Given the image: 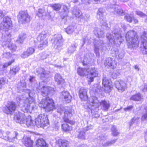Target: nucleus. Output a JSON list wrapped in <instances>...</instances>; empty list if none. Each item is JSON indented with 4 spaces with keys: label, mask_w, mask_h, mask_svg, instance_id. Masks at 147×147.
<instances>
[{
    "label": "nucleus",
    "mask_w": 147,
    "mask_h": 147,
    "mask_svg": "<svg viewBox=\"0 0 147 147\" xmlns=\"http://www.w3.org/2000/svg\"><path fill=\"white\" fill-rule=\"evenodd\" d=\"M38 89L40 90L41 94L45 97L39 102V106L45 109L46 111L47 112L52 110L55 107L54 102L52 99L47 96L49 94H53L54 92L53 89L47 86H43L41 88L39 86Z\"/></svg>",
    "instance_id": "1"
},
{
    "label": "nucleus",
    "mask_w": 147,
    "mask_h": 147,
    "mask_svg": "<svg viewBox=\"0 0 147 147\" xmlns=\"http://www.w3.org/2000/svg\"><path fill=\"white\" fill-rule=\"evenodd\" d=\"M113 29V34H107V37L111 43L118 46L121 44L123 40L122 36L121 35V31L117 25L114 26Z\"/></svg>",
    "instance_id": "2"
},
{
    "label": "nucleus",
    "mask_w": 147,
    "mask_h": 147,
    "mask_svg": "<svg viewBox=\"0 0 147 147\" xmlns=\"http://www.w3.org/2000/svg\"><path fill=\"white\" fill-rule=\"evenodd\" d=\"M29 97H27L26 99L22 100L23 104L21 110L23 112H27L30 110H32L34 109V99L33 97L35 93L33 90H27L26 92Z\"/></svg>",
    "instance_id": "3"
},
{
    "label": "nucleus",
    "mask_w": 147,
    "mask_h": 147,
    "mask_svg": "<svg viewBox=\"0 0 147 147\" xmlns=\"http://www.w3.org/2000/svg\"><path fill=\"white\" fill-rule=\"evenodd\" d=\"M128 47L131 49H136L138 47L139 41L136 33L134 31L130 30L125 35Z\"/></svg>",
    "instance_id": "4"
},
{
    "label": "nucleus",
    "mask_w": 147,
    "mask_h": 147,
    "mask_svg": "<svg viewBox=\"0 0 147 147\" xmlns=\"http://www.w3.org/2000/svg\"><path fill=\"white\" fill-rule=\"evenodd\" d=\"M89 102L91 104L95 107L98 108L100 105L102 109L104 111H107L110 107V105L108 102L105 100L99 102L97 99V98L94 96H91L89 99Z\"/></svg>",
    "instance_id": "5"
},
{
    "label": "nucleus",
    "mask_w": 147,
    "mask_h": 147,
    "mask_svg": "<svg viewBox=\"0 0 147 147\" xmlns=\"http://www.w3.org/2000/svg\"><path fill=\"white\" fill-rule=\"evenodd\" d=\"M49 36V34L45 31H43L40 33L37 37L38 41L40 42V43L38 46V47L42 49L45 46L47 45L48 41L47 37Z\"/></svg>",
    "instance_id": "6"
},
{
    "label": "nucleus",
    "mask_w": 147,
    "mask_h": 147,
    "mask_svg": "<svg viewBox=\"0 0 147 147\" xmlns=\"http://www.w3.org/2000/svg\"><path fill=\"white\" fill-rule=\"evenodd\" d=\"M35 123V125L38 128L44 127L49 124L47 118L45 117V116L42 114L39 115L36 118Z\"/></svg>",
    "instance_id": "7"
},
{
    "label": "nucleus",
    "mask_w": 147,
    "mask_h": 147,
    "mask_svg": "<svg viewBox=\"0 0 147 147\" xmlns=\"http://www.w3.org/2000/svg\"><path fill=\"white\" fill-rule=\"evenodd\" d=\"M141 51L144 55L147 54V31H144L141 36Z\"/></svg>",
    "instance_id": "8"
},
{
    "label": "nucleus",
    "mask_w": 147,
    "mask_h": 147,
    "mask_svg": "<svg viewBox=\"0 0 147 147\" xmlns=\"http://www.w3.org/2000/svg\"><path fill=\"white\" fill-rule=\"evenodd\" d=\"M88 84H90L94 80V78L97 77L98 74V71L94 67H90L87 69Z\"/></svg>",
    "instance_id": "9"
},
{
    "label": "nucleus",
    "mask_w": 147,
    "mask_h": 147,
    "mask_svg": "<svg viewBox=\"0 0 147 147\" xmlns=\"http://www.w3.org/2000/svg\"><path fill=\"white\" fill-rule=\"evenodd\" d=\"M102 84L103 89L105 92L109 93L111 92L113 87L112 83L111 80L104 76L102 79Z\"/></svg>",
    "instance_id": "10"
},
{
    "label": "nucleus",
    "mask_w": 147,
    "mask_h": 147,
    "mask_svg": "<svg viewBox=\"0 0 147 147\" xmlns=\"http://www.w3.org/2000/svg\"><path fill=\"white\" fill-rule=\"evenodd\" d=\"M105 10L102 8H100L98 10L97 13V17L100 20V24L102 26L105 27L106 28H109L110 27L107 23L105 19L103 17V14Z\"/></svg>",
    "instance_id": "11"
},
{
    "label": "nucleus",
    "mask_w": 147,
    "mask_h": 147,
    "mask_svg": "<svg viewBox=\"0 0 147 147\" xmlns=\"http://www.w3.org/2000/svg\"><path fill=\"white\" fill-rule=\"evenodd\" d=\"M18 22L21 23L28 22L30 21V16L27 12L20 11L18 16Z\"/></svg>",
    "instance_id": "12"
},
{
    "label": "nucleus",
    "mask_w": 147,
    "mask_h": 147,
    "mask_svg": "<svg viewBox=\"0 0 147 147\" xmlns=\"http://www.w3.org/2000/svg\"><path fill=\"white\" fill-rule=\"evenodd\" d=\"M11 25L10 18L7 16L4 17L3 22L1 23L0 27L1 30L6 31L10 28Z\"/></svg>",
    "instance_id": "13"
},
{
    "label": "nucleus",
    "mask_w": 147,
    "mask_h": 147,
    "mask_svg": "<svg viewBox=\"0 0 147 147\" xmlns=\"http://www.w3.org/2000/svg\"><path fill=\"white\" fill-rule=\"evenodd\" d=\"M16 109V103L13 102H9L5 108L4 112L7 114H12Z\"/></svg>",
    "instance_id": "14"
},
{
    "label": "nucleus",
    "mask_w": 147,
    "mask_h": 147,
    "mask_svg": "<svg viewBox=\"0 0 147 147\" xmlns=\"http://www.w3.org/2000/svg\"><path fill=\"white\" fill-rule=\"evenodd\" d=\"M74 110L70 108L66 107L64 112V116L63 118L64 121L69 122L71 124H73L74 122L69 120V118L72 116Z\"/></svg>",
    "instance_id": "15"
},
{
    "label": "nucleus",
    "mask_w": 147,
    "mask_h": 147,
    "mask_svg": "<svg viewBox=\"0 0 147 147\" xmlns=\"http://www.w3.org/2000/svg\"><path fill=\"white\" fill-rule=\"evenodd\" d=\"M94 50L95 53L97 57L99 56V49L103 48L104 44L102 40L99 39L98 40H95L94 42Z\"/></svg>",
    "instance_id": "16"
},
{
    "label": "nucleus",
    "mask_w": 147,
    "mask_h": 147,
    "mask_svg": "<svg viewBox=\"0 0 147 147\" xmlns=\"http://www.w3.org/2000/svg\"><path fill=\"white\" fill-rule=\"evenodd\" d=\"M36 73L38 75L42 80L45 78H48L49 77V75L47 73L44 69L42 68H39L36 69Z\"/></svg>",
    "instance_id": "17"
},
{
    "label": "nucleus",
    "mask_w": 147,
    "mask_h": 147,
    "mask_svg": "<svg viewBox=\"0 0 147 147\" xmlns=\"http://www.w3.org/2000/svg\"><path fill=\"white\" fill-rule=\"evenodd\" d=\"M115 86L118 90L121 92L124 91L126 87V84L121 80H116L115 83Z\"/></svg>",
    "instance_id": "18"
},
{
    "label": "nucleus",
    "mask_w": 147,
    "mask_h": 147,
    "mask_svg": "<svg viewBox=\"0 0 147 147\" xmlns=\"http://www.w3.org/2000/svg\"><path fill=\"white\" fill-rule=\"evenodd\" d=\"M14 118L17 122L21 124L25 123L26 117L24 113L19 112L18 114L14 117Z\"/></svg>",
    "instance_id": "19"
},
{
    "label": "nucleus",
    "mask_w": 147,
    "mask_h": 147,
    "mask_svg": "<svg viewBox=\"0 0 147 147\" xmlns=\"http://www.w3.org/2000/svg\"><path fill=\"white\" fill-rule=\"evenodd\" d=\"M87 90L83 88H81L79 91L80 97L82 100H86L88 99L87 95Z\"/></svg>",
    "instance_id": "20"
},
{
    "label": "nucleus",
    "mask_w": 147,
    "mask_h": 147,
    "mask_svg": "<svg viewBox=\"0 0 147 147\" xmlns=\"http://www.w3.org/2000/svg\"><path fill=\"white\" fill-rule=\"evenodd\" d=\"M104 64L106 66L110 67L113 69L115 68L116 67V64L114 60L111 58H107Z\"/></svg>",
    "instance_id": "21"
},
{
    "label": "nucleus",
    "mask_w": 147,
    "mask_h": 147,
    "mask_svg": "<svg viewBox=\"0 0 147 147\" xmlns=\"http://www.w3.org/2000/svg\"><path fill=\"white\" fill-rule=\"evenodd\" d=\"M35 51L34 48L30 47L27 49L26 51L24 52L21 55V57L23 58H27L29 56L32 55Z\"/></svg>",
    "instance_id": "22"
},
{
    "label": "nucleus",
    "mask_w": 147,
    "mask_h": 147,
    "mask_svg": "<svg viewBox=\"0 0 147 147\" xmlns=\"http://www.w3.org/2000/svg\"><path fill=\"white\" fill-rule=\"evenodd\" d=\"M22 140L26 146L27 147H33V142L30 137H24Z\"/></svg>",
    "instance_id": "23"
},
{
    "label": "nucleus",
    "mask_w": 147,
    "mask_h": 147,
    "mask_svg": "<svg viewBox=\"0 0 147 147\" xmlns=\"http://www.w3.org/2000/svg\"><path fill=\"white\" fill-rule=\"evenodd\" d=\"M87 102L90 105L89 106H88V107L89 109H90L93 116L96 118L98 117L99 116L97 112L98 110V108L95 107V106H92L90 102L89 103V100L87 101Z\"/></svg>",
    "instance_id": "24"
},
{
    "label": "nucleus",
    "mask_w": 147,
    "mask_h": 147,
    "mask_svg": "<svg viewBox=\"0 0 147 147\" xmlns=\"http://www.w3.org/2000/svg\"><path fill=\"white\" fill-rule=\"evenodd\" d=\"M93 126L92 125L88 126L87 127L84 129H82L79 132L78 137L79 138L84 139L86 138L85 132L86 130H89L93 128Z\"/></svg>",
    "instance_id": "25"
},
{
    "label": "nucleus",
    "mask_w": 147,
    "mask_h": 147,
    "mask_svg": "<svg viewBox=\"0 0 147 147\" xmlns=\"http://www.w3.org/2000/svg\"><path fill=\"white\" fill-rule=\"evenodd\" d=\"M63 40H62V36L61 34H58L55 37L54 43L57 46V48L59 49V47L63 45Z\"/></svg>",
    "instance_id": "26"
},
{
    "label": "nucleus",
    "mask_w": 147,
    "mask_h": 147,
    "mask_svg": "<svg viewBox=\"0 0 147 147\" xmlns=\"http://www.w3.org/2000/svg\"><path fill=\"white\" fill-rule=\"evenodd\" d=\"M35 147H48L45 141L42 138H39L36 141Z\"/></svg>",
    "instance_id": "27"
},
{
    "label": "nucleus",
    "mask_w": 147,
    "mask_h": 147,
    "mask_svg": "<svg viewBox=\"0 0 147 147\" xmlns=\"http://www.w3.org/2000/svg\"><path fill=\"white\" fill-rule=\"evenodd\" d=\"M61 96L62 98H64L65 100L69 102L71 99V96L67 91H63L62 92Z\"/></svg>",
    "instance_id": "28"
},
{
    "label": "nucleus",
    "mask_w": 147,
    "mask_h": 147,
    "mask_svg": "<svg viewBox=\"0 0 147 147\" xmlns=\"http://www.w3.org/2000/svg\"><path fill=\"white\" fill-rule=\"evenodd\" d=\"M94 32L95 35L98 38L103 37H104V32L103 30L100 28H96L94 29Z\"/></svg>",
    "instance_id": "29"
},
{
    "label": "nucleus",
    "mask_w": 147,
    "mask_h": 147,
    "mask_svg": "<svg viewBox=\"0 0 147 147\" xmlns=\"http://www.w3.org/2000/svg\"><path fill=\"white\" fill-rule=\"evenodd\" d=\"M141 94L140 93H138L136 94L132 95L130 98V100L134 101H140L142 98Z\"/></svg>",
    "instance_id": "30"
},
{
    "label": "nucleus",
    "mask_w": 147,
    "mask_h": 147,
    "mask_svg": "<svg viewBox=\"0 0 147 147\" xmlns=\"http://www.w3.org/2000/svg\"><path fill=\"white\" fill-rule=\"evenodd\" d=\"M77 73L81 76H84L88 75L87 69L79 67L77 69Z\"/></svg>",
    "instance_id": "31"
},
{
    "label": "nucleus",
    "mask_w": 147,
    "mask_h": 147,
    "mask_svg": "<svg viewBox=\"0 0 147 147\" xmlns=\"http://www.w3.org/2000/svg\"><path fill=\"white\" fill-rule=\"evenodd\" d=\"M20 70V68L18 66H15L11 68L9 75L13 77Z\"/></svg>",
    "instance_id": "32"
},
{
    "label": "nucleus",
    "mask_w": 147,
    "mask_h": 147,
    "mask_svg": "<svg viewBox=\"0 0 147 147\" xmlns=\"http://www.w3.org/2000/svg\"><path fill=\"white\" fill-rule=\"evenodd\" d=\"M55 79L58 84H62L64 82V80L62 78L61 76L59 74L57 73L55 74Z\"/></svg>",
    "instance_id": "33"
},
{
    "label": "nucleus",
    "mask_w": 147,
    "mask_h": 147,
    "mask_svg": "<svg viewBox=\"0 0 147 147\" xmlns=\"http://www.w3.org/2000/svg\"><path fill=\"white\" fill-rule=\"evenodd\" d=\"M25 120V123H26L27 127H29L34 125V123L30 116H29L26 118V117Z\"/></svg>",
    "instance_id": "34"
},
{
    "label": "nucleus",
    "mask_w": 147,
    "mask_h": 147,
    "mask_svg": "<svg viewBox=\"0 0 147 147\" xmlns=\"http://www.w3.org/2000/svg\"><path fill=\"white\" fill-rule=\"evenodd\" d=\"M76 47L75 43L72 44L71 46L68 48L67 53L69 55H71L76 50Z\"/></svg>",
    "instance_id": "35"
},
{
    "label": "nucleus",
    "mask_w": 147,
    "mask_h": 147,
    "mask_svg": "<svg viewBox=\"0 0 147 147\" xmlns=\"http://www.w3.org/2000/svg\"><path fill=\"white\" fill-rule=\"evenodd\" d=\"M4 45H5L8 48L11 50L12 51H15L17 48L15 44L11 42L7 43H4Z\"/></svg>",
    "instance_id": "36"
},
{
    "label": "nucleus",
    "mask_w": 147,
    "mask_h": 147,
    "mask_svg": "<svg viewBox=\"0 0 147 147\" xmlns=\"http://www.w3.org/2000/svg\"><path fill=\"white\" fill-rule=\"evenodd\" d=\"M68 123L71 124L69 122L64 121V123L61 124L62 129L65 131L70 130L72 129V127L67 123Z\"/></svg>",
    "instance_id": "37"
},
{
    "label": "nucleus",
    "mask_w": 147,
    "mask_h": 147,
    "mask_svg": "<svg viewBox=\"0 0 147 147\" xmlns=\"http://www.w3.org/2000/svg\"><path fill=\"white\" fill-rule=\"evenodd\" d=\"M114 8L115 13H116L118 14L121 16L124 14V12H123V10L120 8L119 7L115 5L114 6Z\"/></svg>",
    "instance_id": "38"
},
{
    "label": "nucleus",
    "mask_w": 147,
    "mask_h": 147,
    "mask_svg": "<svg viewBox=\"0 0 147 147\" xmlns=\"http://www.w3.org/2000/svg\"><path fill=\"white\" fill-rule=\"evenodd\" d=\"M59 147H67L69 145L68 141L64 140H60L59 141Z\"/></svg>",
    "instance_id": "39"
},
{
    "label": "nucleus",
    "mask_w": 147,
    "mask_h": 147,
    "mask_svg": "<svg viewBox=\"0 0 147 147\" xmlns=\"http://www.w3.org/2000/svg\"><path fill=\"white\" fill-rule=\"evenodd\" d=\"M26 37V34L25 33H21L20 34L17 41L19 43H22Z\"/></svg>",
    "instance_id": "40"
},
{
    "label": "nucleus",
    "mask_w": 147,
    "mask_h": 147,
    "mask_svg": "<svg viewBox=\"0 0 147 147\" xmlns=\"http://www.w3.org/2000/svg\"><path fill=\"white\" fill-rule=\"evenodd\" d=\"M11 35L9 33L6 34L4 36H2L3 38H4V40L5 42H4V43H9L11 41Z\"/></svg>",
    "instance_id": "41"
},
{
    "label": "nucleus",
    "mask_w": 147,
    "mask_h": 147,
    "mask_svg": "<svg viewBox=\"0 0 147 147\" xmlns=\"http://www.w3.org/2000/svg\"><path fill=\"white\" fill-rule=\"evenodd\" d=\"M75 29L76 28L75 26L70 25L66 28L65 31L68 34H71L74 31Z\"/></svg>",
    "instance_id": "42"
},
{
    "label": "nucleus",
    "mask_w": 147,
    "mask_h": 147,
    "mask_svg": "<svg viewBox=\"0 0 147 147\" xmlns=\"http://www.w3.org/2000/svg\"><path fill=\"white\" fill-rule=\"evenodd\" d=\"M117 140H114L111 141H108L104 142L102 144L104 147L110 146L114 144L116 141Z\"/></svg>",
    "instance_id": "43"
},
{
    "label": "nucleus",
    "mask_w": 147,
    "mask_h": 147,
    "mask_svg": "<svg viewBox=\"0 0 147 147\" xmlns=\"http://www.w3.org/2000/svg\"><path fill=\"white\" fill-rule=\"evenodd\" d=\"M66 107H64L62 105H61L57 108V111L60 115H61L65 111Z\"/></svg>",
    "instance_id": "44"
},
{
    "label": "nucleus",
    "mask_w": 147,
    "mask_h": 147,
    "mask_svg": "<svg viewBox=\"0 0 147 147\" xmlns=\"http://www.w3.org/2000/svg\"><path fill=\"white\" fill-rule=\"evenodd\" d=\"M73 13L76 17L81 18L82 13L79 9H74L73 10Z\"/></svg>",
    "instance_id": "45"
},
{
    "label": "nucleus",
    "mask_w": 147,
    "mask_h": 147,
    "mask_svg": "<svg viewBox=\"0 0 147 147\" xmlns=\"http://www.w3.org/2000/svg\"><path fill=\"white\" fill-rule=\"evenodd\" d=\"M116 55H117L118 57L120 59L123 58L125 54V52L123 50H119L117 53H115Z\"/></svg>",
    "instance_id": "46"
},
{
    "label": "nucleus",
    "mask_w": 147,
    "mask_h": 147,
    "mask_svg": "<svg viewBox=\"0 0 147 147\" xmlns=\"http://www.w3.org/2000/svg\"><path fill=\"white\" fill-rule=\"evenodd\" d=\"M46 15L45 10L43 9H39L38 11L37 15L39 17H42L43 16Z\"/></svg>",
    "instance_id": "47"
},
{
    "label": "nucleus",
    "mask_w": 147,
    "mask_h": 147,
    "mask_svg": "<svg viewBox=\"0 0 147 147\" xmlns=\"http://www.w3.org/2000/svg\"><path fill=\"white\" fill-rule=\"evenodd\" d=\"M62 10L64 12V17L67 16L69 12V8L65 5H62Z\"/></svg>",
    "instance_id": "48"
},
{
    "label": "nucleus",
    "mask_w": 147,
    "mask_h": 147,
    "mask_svg": "<svg viewBox=\"0 0 147 147\" xmlns=\"http://www.w3.org/2000/svg\"><path fill=\"white\" fill-rule=\"evenodd\" d=\"M112 134L113 136H117L119 134V133L116 129L115 127V126H113L111 128Z\"/></svg>",
    "instance_id": "49"
},
{
    "label": "nucleus",
    "mask_w": 147,
    "mask_h": 147,
    "mask_svg": "<svg viewBox=\"0 0 147 147\" xmlns=\"http://www.w3.org/2000/svg\"><path fill=\"white\" fill-rule=\"evenodd\" d=\"M51 6L53 9L56 11H58L60 9L61 7V5L58 3H55L53 4Z\"/></svg>",
    "instance_id": "50"
},
{
    "label": "nucleus",
    "mask_w": 147,
    "mask_h": 147,
    "mask_svg": "<svg viewBox=\"0 0 147 147\" xmlns=\"http://www.w3.org/2000/svg\"><path fill=\"white\" fill-rule=\"evenodd\" d=\"M108 136L106 134H101L97 137V139L100 141H105L107 139Z\"/></svg>",
    "instance_id": "51"
},
{
    "label": "nucleus",
    "mask_w": 147,
    "mask_h": 147,
    "mask_svg": "<svg viewBox=\"0 0 147 147\" xmlns=\"http://www.w3.org/2000/svg\"><path fill=\"white\" fill-rule=\"evenodd\" d=\"M124 19L129 22H132L133 17H131L128 14L126 15L124 17Z\"/></svg>",
    "instance_id": "52"
},
{
    "label": "nucleus",
    "mask_w": 147,
    "mask_h": 147,
    "mask_svg": "<svg viewBox=\"0 0 147 147\" xmlns=\"http://www.w3.org/2000/svg\"><path fill=\"white\" fill-rule=\"evenodd\" d=\"M139 118L137 117L136 118H134L130 121L129 123V125L130 126L132 125L136 121L137 122L138 121L139 119Z\"/></svg>",
    "instance_id": "53"
},
{
    "label": "nucleus",
    "mask_w": 147,
    "mask_h": 147,
    "mask_svg": "<svg viewBox=\"0 0 147 147\" xmlns=\"http://www.w3.org/2000/svg\"><path fill=\"white\" fill-rule=\"evenodd\" d=\"M14 60L13 59L8 63H5L3 66V67L5 68L7 67L8 66L11 65L14 62Z\"/></svg>",
    "instance_id": "54"
},
{
    "label": "nucleus",
    "mask_w": 147,
    "mask_h": 147,
    "mask_svg": "<svg viewBox=\"0 0 147 147\" xmlns=\"http://www.w3.org/2000/svg\"><path fill=\"white\" fill-rule=\"evenodd\" d=\"M3 57L7 58V59H9L10 58L11 56V54L9 52L4 53L3 54Z\"/></svg>",
    "instance_id": "55"
},
{
    "label": "nucleus",
    "mask_w": 147,
    "mask_h": 147,
    "mask_svg": "<svg viewBox=\"0 0 147 147\" xmlns=\"http://www.w3.org/2000/svg\"><path fill=\"white\" fill-rule=\"evenodd\" d=\"M119 73L117 71L114 72L112 74V77L113 79H116L119 75Z\"/></svg>",
    "instance_id": "56"
},
{
    "label": "nucleus",
    "mask_w": 147,
    "mask_h": 147,
    "mask_svg": "<svg viewBox=\"0 0 147 147\" xmlns=\"http://www.w3.org/2000/svg\"><path fill=\"white\" fill-rule=\"evenodd\" d=\"M60 123L58 122H55L54 125H53V127L54 128L55 130L58 129L60 126Z\"/></svg>",
    "instance_id": "57"
},
{
    "label": "nucleus",
    "mask_w": 147,
    "mask_h": 147,
    "mask_svg": "<svg viewBox=\"0 0 147 147\" xmlns=\"http://www.w3.org/2000/svg\"><path fill=\"white\" fill-rule=\"evenodd\" d=\"M141 119L142 121L147 120V110L146 111V113L143 114L142 116Z\"/></svg>",
    "instance_id": "58"
},
{
    "label": "nucleus",
    "mask_w": 147,
    "mask_h": 147,
    "mask_svg": "<svg viewBox=\"0 0 147 147\" xmlns=\"http://www.w3.org/2000/svg\"><path fill=\"white\" fill-rule=\"evenodd\" d=\"M136 13L138 16L141 17H144L146 16V15L143 12L140 11H136Z\"/></svg>",
    "instance_id": "59"
},
{
    "label": "nucleus",
    "mask_w": 147,
    "mask_h": 147,
    "mask_svg": "<svg viewBox=\"0 0 147 147\" xmlns=\"http://www.w3.org/2000/svg\"><path fill=\"white\" fill-rule=\"evenodd\" d=\"M29 82L31 83H32L34 82L35 80V76H30V78L29 79Z\"/></svg>",
    "instance_id": "60"
},
{
    "label": "nucleus",
    "mask_w": 147,
    "mask_h": 147,
    "mask_svg": "<svg viewBox=\"0 0 147 147\" xmlns=\"http://www.w3.org/2000/svg\"><path fill=\"white\" fill-rule=\"evenodd\" d=\"M133 106L132 105H131L124 108V110L125 111H131L133 109Z\"/></svg>",
    "instance_id": "61"
},
{
    "label": "nucleus",
    "mask_w": 147,
    "mask_h": 147,
    "mask_svg": "<svg viewBox=\"0 0 147 147\" xmlns=\"http://www.w3.org/2000/svg\"><path fill=\"white\" fill-rule=\"evenodd\" d=\"M14 133H15V137L13 138H12V141H12V142H13L14 143L15 142V140H17V138L16 137V136L18 135V133L17 132H15Z\"/></svg>",
    "instance_id": "62"
},
{
    "label": "nucleus",
    "mask_w": 147,
    "mask_h": 147,
    "mask_svg": "<svg viewBox=\"0 0 147 147\" xmlns=\"http://www.w3.org/2000/svg\"><path fill=\"white\" fill-rule=\"evenodd\" d=\"M4 84V81L2 78L0 79V88H1L3 85Z\"/></svg>",
    "instance_id": "63"
},
{
    "label": "nucleus",
    "mask_w": 147,
    "mask_h": 147,
    "mask_svg": "<svg viewBox=\"0 0 147 147\" xmlns=\"http://www.w3.org/2000/svg\"><path fill=\"white\" fill-rule=\"evenodd\" d=\"M147 90V84H145L144 85V88L143 89V91L144 92L146 91Z\"/></svg>",
    "instance_id": "64"
}]
</instances>
